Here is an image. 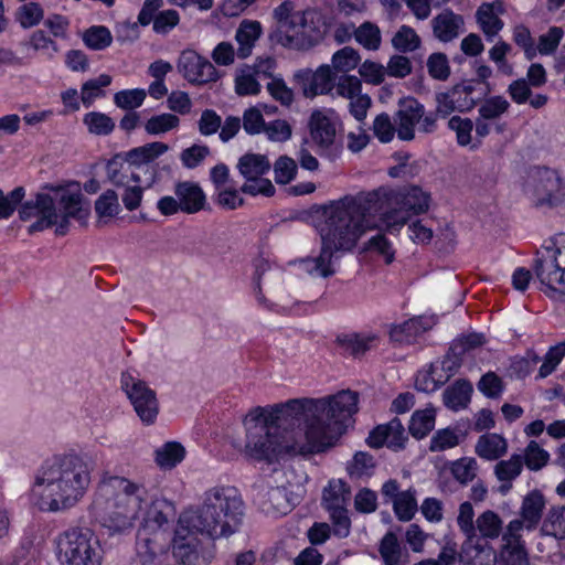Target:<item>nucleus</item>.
Listing matches in <instances>:
<instances>
[{"instance_id":"f257e3e1","label":"nucleus","mask_w":565,"mask_h":565,"mask_svg":"<svg viewBox=\"0 0 565 565\" xmlns=\"http://www.w3.org/2000/svg\"><path fill=\"white\" fill-rule=\"evenodd\" d=\"M358 393L343 390L320 398H294L269 407H254L245 417L244 454L255 460L273 462L288 452L276 430L301 427L308 452L333 447L358 412Z\"/></svg>"},{"instance_id":"f03ea898","label":"nucleus","mask_w":565,"mask_h":565,"mask_svg":"<svg viewBox=\"0 0 565 565\" xmlns=\"http://www.w3.org/2000/svg\"><path fill=\"white\" fill-rule=\"evenodd\" d=\"M387 200L386 191L376 189L323 205L322 220L316 225L321 239L320 253L317 257L300 260L305 271L313 277L333 276L334 253L352 250L363 234L377 227L375 216L382 213Z\"/></svg>"},{"instance_id":"7ed1b4c3","label":"nucleus","mask_w":565,"mask_h":565,"mask_svg":"<svg viewBox=\"0 0 565 565\" xmlns=\"http://www.w3.org/2000/svg\"><path fill=\"white\" fill-rule=\"evenodd\" d=\"M90 483L88 463L76 455L55 457L39 470L34 492L42 507L60 511L73 507L86 492Z\"/></svg>"},{"instance_id":"20e7f679","label":"nucleus","mask_w":565,"mask_h":565,"mask_svg":"<svg viewBox=\"0 0 565 565\" xmlns=\"http://www.w3.org/2000/svg\"><path fill=\"white\" fill-rule=\"evenodd\" d=\"M147 489L121 477L103 481L95 493L90 510L96 521L111 534L124 533L140 518Z\"/></svg>"},{"instance_id":"39448f33","label":"nucleus","mask_w":565,"mask_h":565,"mask_svg":"<svg viewBox=\"0 0 565 565\" xmlns=\"http://www.w3.org/2000/svg\"><path fill=\"white\" fill-rule=\"evenodd\" d=\"M242 516L243 501L237 490L232 487H214L203 494L200 507L180 515L179 524L183 530L215 540L235 533Z\"/></svg>"},{"instance_id":"423d86ee","label":"nucleus","mask_w":565,"mask_h":565,"mask_svg":"<svg viewBox=\"0 0 565 565\" xmlns=\"http://www.w3.org/2000/svg\"><path fill=\"white\" fill-rule=\"evenodd\" d=\"M56 556L61 565H100L103 548L94 531L73 526L55 539Z\"/></svg>"},{"instance_id":"0eeeda50","label":"nucleus","mask_w":565,"mask_h":565,"mask_svg":"<svg viewBox=\"0 0 565 565\" xmlns=\"http://www.w3.org/2000/svg\"><path fill=\"white\" fill-rule=\"evenodd\" d=\"M395 122L397 137L403 141L414 140L416 128L419 132L427 135L434 134L438 128L436 114L426 111L424 105L413 97L399 99Z\"/></svg>"},{"instance_id":"6e6552de","label":"nucleus","mask_w":565,"mask_h":565,"mask_svg":"<svg viewBox=\"0 0 565 565\" xmlns=\"http://www.w3.org/2000/svg\"><path fill=\"white\" fill-rule=\"evenodd\" d=\"M64 195H75L67 190L57 188L53 193H38L34 200L26 201L20 209L19 215L23 221L36 217V221L29 226V233L41 232L57 224L61 213L60 199Z\"/></svg>"},{"instance_id":"1a4fd4ad","label":"nucleus","mask_w":565,"mask_h":565,"mask_svg":"<svg viewBox=\"0 0 565 565\" xmlns=\"http://www.w3.org/2000/svg\"><path fill=\"white\" fill-rule=\"evenodd\" d=\"M236 168L245 180L241 186L242 193L252 196L260 194L268 198L275 194V186L271 181L264 178L271 168L270 161L266 156L252 152L245 153L238 159Z\"/></svg>"},{"instance_id":"9d476101","label":"nucleus","mask_w":565,"mask_h":565,"mask_svg":"<svg viewBox=\"0 0 565 565\" xmlns=\"http://www.w3.org/2000/svg\"><path fill=\"white\" fill-rule=\"evenodd\" d=\"M529 191L537 207L557 206L565 198V185L558 172L546 167H536L532 170Z\"/></svg>"},{"instance_id":"9b49d317","label":"nucleus","mask_w":565,"mask_h":565,"mask_svg":"<svg viewBox=\"0 0 565 565\" xmlns=\"http://www.w3.org/2000/svg\"><path fill=\"white\" fill-rule=\"evenodd\" d=\"M533 270L543 286L565 295V246L537 252Z\"/></svg>"},{"instance_id":"f8f14e48","label":"nucleus","mask_w":565,"mask_h":565,"mask_svg":"<svg viewBox=\"0 0 565 565\" xmlns=\"http://www.w3.org/2000/svg\"><path fill=\"white\" fill-rule=\"evenodd\" d=\"M399 209L382 213L381 221L390 233L399 232L408 222L409 214H420L429 207V195L418 186L405 189L396 195Z\"/></svg>"},{"instance_id":"ddd939ff","label":"nucleus","mask_w":565,"mask_h":565,"mask_svg":"<svg viewBox=\"0 0 565 565\" xmlns=\"http://www.w3.org/2000/svg\"><path fill=\"white\" fill-rule=\"evenodd\" d=\"M120 382L141 422L146 425L153 424L159 414L156 392L145 381L136 379L129 373H122Z\"/></svg>"},{"instance_id":"4468645a","label":"nucleus","mask_w":565,"mask_h":565,"mask_svg":"<svg viewBox=\"0 0 565 565\" xmlns=\"http://www.w3.org/2000/svg\"><path fill=\"white\" fill-rule=\"evenodd\" d=\"M340 118L333 109H316L308 120V129L312 143L319 150L330 149L337 139Z\"/></svg>"},{"instance_id":"2eb2a0df","label":"nucleus","mask_w":565,"mask_h":565,"mask_svg":"<svg viewBox=\"0 0 565 565\" xmlns=\"http://www.w3.org/2000/svg\"><path fill=\"white\" fill-rule=\"evenodd\" d=\"M177 68L184 79L194 85H205L218 79L215 66L193 50L181 52Z\"/></svg>"},{"instance_id":"dca6fc26","label":"nucleus","mask_w":565,"mask_h":565,"mask_svg":"<svg viewBox=\"0 0 565 565\" xmlns=\"http://www.w3.org/2000/svg\"><path fill=\"white\" fill-rule=\"evenodd\" d=\"M254 501L266 514H287L291 510V503L284 487H270L262 481L254 484Z\"/></svg>"},{"instance_id":"f3484780","label":"nucleus","mask_w":565,"mask_h":565,"mask_svg":"<svg viewBox=\"0 0 565 565\" xmlns=\"http://www.w3.org/2000/svg\"><path fill=\"white\" fill-rule=\"evenodd\" d=\"M435 324L436 321L434 317H414L403 323L392 326L390 339L398 345L413 344Z\"/></svg>"},{"instance_id":"a211bd4d","label":"nucleus","mask_w":565,"mask_h":565,"mask_svg":"<svg viewBox=\"0 0 565 565\" xmlns=\"http://www.w3.org/2000/svg\"><path fill=\"white\" fill-rule=\"evenodd\" d=\"M407 436L398 418H393L390 423L379 425L369 435L366 443L372 448H381L386 445L393 450H401L405 446Z\"/></svg>"},{"instance_id":"6ab92c4d","label":"nucleus","mask_w":565,"mask_h":565,"mask_svg":"<svg viewBox=\"0 0 565 565\" xmlns=\"http://www.w3.org/2000/svg\"><path fill=\"white\" fill-rule=\"evenodd\" d=\"M298 21L302 22L306 38H301V45H313L319 44L332 25V18L328 17L317 10L308 9L300 13Z\"/></svg>"},{"instance_id":"aec40b11","label":"nucleus","mask_w":565,"mask_h":565,"mask_svg":"<svg viewBox=\"0 0 565 565\" xmlns=\"http://www.w3.org/2000/svg\"><path fill=\"white\" fill-rule=\"evenodd\" d=\"M263 34V26L259 21L244 19L235 31L237 43L236 54L239 60H245L253 54V50Z\"/></svg>"},{"instance_id":"412c9836","label":"nucleus","mask_w":565,"mask_h":565,"mask_svg":"<svg viewBox=\"0 0 565 565\" xmlns=\"http://www.w3.org/2000/svg\"><path fill=\"white\" fill-rule=\"evenodd\" d=\"M190 534L194 533L183 530L181 524H179L173 540V556L181 565H195L199 561V541Z\"/></svg>"},{"instance_id":"4be33fe9","label":"nucleus","mask_w":565,"mask_h":565,"mask_svg":"<svg viewBox=\"0 0 565 565\" xmlns=\"http://www.w3.org/2000/svg\"><path fill=\"white\" fill-rule=\"evenodd\" d=\"M433 33L440 42H450L455 40L460 29L463 26V19L449 9L443 10L431 20Z\"/></svg>"},{"instance_id":"5701e85b","label":"nucleus","mask_w":565,"mask_h":565,"mask_svg":"<svg viewBox=\"0 0 565 565\" xmlns=\"http://www.w3.org/2000/svg\"><path fill=\"white\" fill-rule=\"evenodd\" d=\"M83 195L75 192V195H64L60 199L61 215L57 221L55 233L64 236L70 226V218L82 220L88 215V210L82 207Z\"/></svg>"},{"instance_id":"b1692460","label":"nucleus","mask_w":565,"mask_h":565,"mask_svg":"<svg viewBox=\"0 0 565 565\" xmlns=\"http://www.w3.org/2000/svg\"><path fill=\"white\" fill-rule=\"evenodd\" d=\"M175 196L181 203V211L193 214L204 209L206 198L198 183L179 182L174 190Z\"/></svg>"},{"instance_id":"393cba45","label":"nucleus","mask_w":565,"mask_h":565,"mask_svg":"<svg viewBox=\"0 0 565 565\" xmlns=\"http://www.w3.org/2000/svg\"><path fill=\"white\" fill-rule=\"evenodd\" d=\"M544 508L545 498L539 490H533L523 498L520 516L525 522V529L527 531L536 529L541 522Z\"/></svg>"},{"instance_id":"a878e982","label":"nucleus","mask_w":565,"mask_h":565,"mask_svg":"<svg viewBox=\"0 0 565 565\" xmlns=\"http://www.w3.org/2000/svg\"><path fill=\"white\" fill-rule=\"evenodd\" d=\"M523 470L522 455H512L507 460H500L494 466V475L501 482L500 492L507 493L512 488V482L515 480Z\"/></svg>"},{"instance_id":"bb28decb","label":"nucleus","mask_w":565,"mask_h":565,"mask_svg":"<svg viewBox=\"0 0 565 565\" xmlns=\"http://www.w3.org/2000/svg\"><path fill=\"white\" fill-rule=\"evenodd\" d=\"M472 385L469 381L457 380L443 394L444 404L451 411L463 409L470 403Z\"/></svg>"},{"instance_id":"cd10ccee","label":"nucleus","mask_w":565,"mask_h":565,"mask_svg":"<svg viewBox=\"0 0 565 565\" xmlns=\"http://www.w3.org/2000/svg\"><path fill=\"white\" fill-rule=\"evenodd\" d=\"M351 498L350 487L341 479L329 481L322 494V504L327 511L347 508Z\"/></svg>"},{"instance_id":"c85d7f7f","label":"nucleus","mask_w":565,"mask_h":565,"mask_svg":"<svg viewBox=\"0 0 565 565\" xmlns=\"http://www.w3.org/2000/svg\"><path fill=\"white\" fill-rule=\"evenodd\" d=\"M475 451L486 460H497L507 454L508 443L501 435L484 434L479 437Z\"/></svg>"},{"instance_id":"c756f323","label":"nucleus","mask_w":565,"mask_h":565,"mask_svg":"<svg viewBox=\"0 0 565 565\" xmlns=\"http://www.w3.org/2000/svg\"><path fill=\"white\" fill-rule=\"evenodd\" d=\"M168 150V145L160 141H154L141 147L134 148L126 154L128 168L131 166L139 168L143 164H147L157 159L159 156L166 153Z\"/></svg>"},{"instance_id":"7c9ffc66","label":"nucleus","mask_w":565,"mask_h":565,"mask_svg":"<svg viewBox=\"0 0 565 565\" xmlns=\"http://www.w3.org/2000/svg\"><path fill=\"white\" fill-rule=\"evenodd\" d=\"M337 77L329 65H321L312 75L309 86L305 89L307 97L328 95L334 89Z\"/></svg>"},{"instance_id":"2f4dec72","label":"nucleus","mask_w":565,"mask_h":565,"mask_svg":"<svg viewBox=\"0 0 565 565\" xmlns=\"http://www.w3.org/2000/svg\"><path fill=\"white\" fill-rule=\"evenodd\" d=\"M498 565H529L524 541H502Z\"/></svg>"},{"instance_id":"473e14b6","label":"nucleus","mask_w":565,"mask_h":565,"mask_svg":"<svg viewBox=\"0 0 565 565\" xmlns=\"http://www.w3.org/2000/svg\"><path fill=\"white\" fill-rule=\"evenodd\" d=\"M294 3L291 1H284L273 11V18L276 21V26L269 32L268 39L274 42L278 38L279 31L282 33L290 28L295 21H298L301 11L294 12Z\"/></svg>"},{"instance_id":"72a5a7b5","label":"nucleus","mask_w":565,"mask_h":565,"mask_svg":"<svg viewBox=\"0 0 565 565\" xmlns=\"http://www.w3.org/2000/svg\"><path fill=\"white\" fill-rule=\"evenodd\" d=\"M503 522L492 510L482 512L476 520V534L486 540H495L502 533Z\"/></svg>"},{"instance_id":"f704fd0d","label":"nucleus","mask_w":565,"mask_h":565,"mask_svg":"<svg viewBox=\"0 0 565 565\" xmlns=\"http://www.w3.org/2000/svg\"><path fill=\"white\" fill-rule=\"evenodd\" d=\"M338 343L352 355L364 354L377 341L375 334L351 333L338 337Z\"/></svg>"},{"instance_id":"c9c22d12","label":"nucleus","mask_w":565,"mask_h":565,"mask_svg":"<svg viewBox=\"0 0 565 565\" xmlns=\"http://www.w3.org/2000/svg\"><path fill=\"white\" fill-rule=\"evenodd\" d=\"M476 18L488 40H492L503 28V21L494 13L491 3H482L476 12Z\"/></svg>"},{"instance_id":"e433bc0d","label":"nucleus","mask_w":565,"mask_h":565,"mask_svg":"<svg viewBox=\"0 0 565 565\" xmlns=\"http://www.w3.org/2000/svg\"><path fill=\"white\" fill-rule=\"evenodd\" d=\"M306 33L302 22L295 21L284 33L279 31L278 38L271 44L281 45L290 50L307 51L313 47V45H301V38H306Z\"/></svg>"},{"instance_id":"4c0bfd02","label":"nucleus","mask_w":565,"mask_h":565,"mask_svg":"<svg viewBox=\"0 0 565 565\" xmlns=\"http://www.w3.org/2000/svg\"><path fill=\"white\" fill-rule=\"evenodd\" d=\"M154 454V460L160 468L172 469L183 460L185 449L180 443L169 441L158 448Z\"/></svg>"},{"instance_id":"58836bf2","label":"nucleus","mask_w":565,"mask_h":565,"mask_svg":"<svg viewBox=\"0 0 565 565\" xmlns=\"http://www.w3.org/2000/svg\"><path fill=\"white\" fill-rule=\"evenodd\" d=\"M541 531L556 540L565 539V507H552L543 522Z\"/></svg>"},{"instance_id":"ea45409f","label":"nucleus","mask_w":565,"mask_h":565,"mask_svg":"<svg viewBox=\"0 0 565 565\" xmlns=\"http://www.w3.org/2000/svg\"><path fill=\"white\" fill-rule=\"evenodd\" d=\"M435 426V412L434 408H426L416 411L411 418L408 430L409 434L422 439L427 436Z\"/></svg>"},{"instance_id":"a19ab883","label":"nucleus","mask_w":565,"mask_h":565,"mask_svg":"<svg viewBox=\"0 0 565 565\" xmlns=\"http://www.w3.org/2000/svg\"><path fill=\"white\" fill-rule=\"evenodd\" d=\"M111 77L102 74L97 78L88 79L82 85L81 100L85 107H90L96 98L105 95L103 88L109 86Z\"/></svg>"},{"instance_id":"79ce46f5","label":"nucleus","mask_w":565,"mask_h":565,"mask_svg":"<svg viewBox=\"0 0 565 565\" xmlns=\"http://www.w3.org/2000/svg\"><path fill=\"white\" fill-rule=\"evenodd\" d=\"M420 44L419 35L408 25H402L392 38L393 47L401 53L414 52Z\"/></svg>"},{"instance_id":"37998d69","label":"nucleus","mask_w":565,"mask_h":565,"mask_svg":"<svg viewBox=\"0 0 565 565\" xmlns=\"http://www.w3.org/2000/svg\"><path fill=\"white\" fill-rule=\"evenodd\" d=\"M14 18L21 28L31 29L43 20L44 10L38 2H28L17 9Z\"/></svg>"},{"instance_id":"c03bdc74","label":"nucleus","mask_w":565,"mask_h":565,"mask_svg":"<svg viewBox=\"0 0 565 565\" xmlns=\"http://www.w3.org/2000/svg\"><path fill=\"white\" fill-rule=\"evenodd\" d=\"M355 40L366 50L376 51L382 42L381 30L376 24L365 21L355 28Z\"/></svg>"},{"instance_id":"a18cd8bd","label":"nucleus","mask_w":565,"mask_h":565,"mask_svg":"<svg viewBox=\"0 0 565 565\" xmlns=\"http://www.w3.org/2000/svg\"><path fill=\"white\" fill-rule=\"evenodd\" d=\"M128 167L125 168L118 163L115 159L107 163L106 171L108 180L117 188H124L127 184L134 182L139 183L140 177L135 171L128 173Z\"/></svg>"},{"instance_id":"49530a36","label":"nucleus","mask_w":565,"mask_h":565,"mask_svg":"<svg viewBox=\"0 0 565 565\" xmlns=\"http://www.w3.org/2000/svg\"><path fill=\"white\" fill-rule=\"evenodd\" d=\"M83 41L89 49L102 51L111 44L113 35L106 26L94 25L84 32Z\"/></svg>"},{"instance_id":"de8ad7c7","label":"nucleus","mask_w":565,"mask_h":565,"mask_svg":"<svg viewBox=\"0 0 565 565\" xmlns=\"http://www.w3.org/2000/svg\"><path fill=\"white\" fill-rule=\"evenodd\" d=\"M179 124L180 119L178 116L170 113H163L150 117L145 124V130L149 135H162L175 129L179 127Z\"/></svg>"},{"instance_id":"09e8293b","label":"nucleus","mask_w":565,"mask_h":565,"mask_svg":"<svg viewBox=\"0 0 565 565\" xmlns=\"http://www.w3.org/2000/svg\"><path fill=\"white\" fill-rule=\"evenodd\" d=\"M393 509L398 520L404 522L412 520L417 511L415 491L412 489L402 491L398 498L393 502Z\"/></svg>"},{"instance_id":"8fccbe9b","label":"nucleus","mask_w":565,"mask_h":565,"mask_svg":"<svg viewBox=\"0 0 565 565\" xmlns=\"http://www.w3.org/2000/svg\"><path fill=\"white\" fill-rule=\"evenodd\" d=\"M565 356V341L548 349L544 355L543 363L539 369L536 379L542 380L551 375Z\"/></svg>"},{"instance_id":"3c124183","label":"nucleus","mask_w":565,"mask_h":565,"mask_svg":"<svg viewBox=\"0 0 565 565\" xmlns=\"http://www.w3.org/2000/svg\"><path fill=\"white\" fill-rule=\"evenodd\" d=\"M83 121L90 134L98 136H107L115 129L114 120L104 113H88L84 116Z\"/></svg>"},{"instance_id":"603ef678","label":"nucleus","mask_w":565,"mask_h":565,"mask_svg":"<svg viewBox=\"0 0 565 565\" xmlns=\"http://www.w3.org/2000/svg\"><path fill=\"white\" fill-rule=\"evenodd\" d=\"M235 92L239 96L257 95L260 92L259 79L249 66L242 68L235 77Z\"/></svg>"},{"instance_id":"864d4df0","label":"nucleus","mask_w":565,"mask_h":565,"mask_svg":"<svg viewBox=\"0 0 565 565\" xmlns=\"http://www.w3.org/2000/svg\"><path fill=\"white\" fill-rule=\"evenodd\" d=\"M522 457L523 466L525 465L532 471L541 470L550 460V454L534 440L527 444Z\"/></svg>"},{"instance_id":"5fc2aeb1","label":"nucleus","mask_w":565,"mask_h":565,"mask_svg":"<svg viewBox=\"0 0 565 565\" xmlns=\"http://www.w3.org/2000/svg\"><path fill=\"white\" fill-rule=\"evenodd\" d=\"M360 54L351 46H344L332 56V66L337 72L347 73L354 70L360 63Z\"/></svg>"},{"instance_id":"6e6d98bb","label":"nucleus","mask_w":565,"mask_h":565,"mask_svg":"<svg viewBox=\"0 0 565 565\" xmlns=\"http://www.w3.org/2000/svg\"><path fill=\"white\" fill-rule=\"evenodd\" d=\"M95 212L100 218L116 216L120 212V204L116 191H105L95 201Z\"/></svg>"},{"instance_id":"4d7b16f0","label":"nucleus","mask_w":565,"mask_h":565,"mask_svg":"<svg viewBox=\"0 0 565 565\" xmlns=\"http://www.w3.org/2000/svg\"><path fill=\"white\" fill-rule=\"evenodd\" d=\"M427 71L430 77L437 81H447L450 76V65L445 53L436 52L427 58Z\"/></svg>"},{"instance_id":"13d9d810","label":"nucleus","mask_w":565,"mask_h":565,"mask_svg":"<svg viewBox=\"0 0 565 565\" xmlns=\"http://www.w3.org/2000/svg\"><path fill=\"white\" fill-rule=\"evenodd\" d=\"M478 468L475 458L463 457L452 463L451 473L457 481L467 484L476 478Z\"/></svg>"},{"instance_id":"bf43d9fd","label":"nucleus","mask_w":565,"mask_h":565,"mask_svg":"<svg viewBox=\"0 0 565 565\" xmlns=\"http://www.w3.org/2000/svg\"><path fill=\"white\" fill-rule=\"evenodd\" d=\"M475 511L472 504L468 501L459 505L457 524L459 530L466 536L467 541L471 542L476 539V522L473 521Z\"/></svg>"},{"instance_id":"052dcab7","label":"nucleus","mask_w":565,"mask_h":565,"mask_svg":"<svg viewBox=\"0 0 565 565\" xmlns=\"http://www.w3.org/2000/svg\"><path fill=\"white\" fill-rule=\"evenodd\" d=\"M334 90L337 96L350 100L362 93V82L354 75L343 74L337 77Z\"/></svg>"},{"instance_id":"680f3d73","label":"nucleus","mask_w":565,"mask_h":565,"mask_svg":"<svg viewBox=\"0 0 565 565\" xmlns=\"http://www.w3.org/2000/svg\"><path fill=\"white\" fill-rule=\"evenodd\" d=\"M147 93L142 88L125 89L114 95V103L117 107L126 110H132L142 105Z\"/></svg>"},{"instance_id":"e2e57ef3","label":"nucleus","mask_w":565,"mask_h":565,"mask_svg":"<svg viewBox=\"0 0 565 565\" xmlns=\"http://www.w3.org/2000/svg\"><path fill=\"white\" fill-rule=\"evenodd\" d=\"M510 103L503 96L486 98L479 107V115L482 119H497L508 111Z\"/></svg>"},{"instance_id":"0e129e2a","label":"nucleus","mask_w":565,"mask_h":565,"mask_svg":"<svg viewBox=\"0 0 565 565\" xmlns=\"http://www.w3.org/2000/svg\"><path fill=\"white\" fill-rule=\"evenodd\" d=\"M461 344H451L441 360V370L445 373L443 379L447 382L454 376L462 364L463 349Z\"/></svg>"},{"instance_id":"69168bd1","label":"nucleus","mask_w":565,"mask_h":565,"mask_svg":"<svg viewBox=\"0 0 565 565\" xmlns=\"http://www.w3.org/2000/svg\"><path fill=\"white\" fill-rule=\"evenodd\" d=\"M380 553L386 565H398L401 559V546L394 533L388 532L382 539Z\"/></svg>"},{"instance_id":"338daca9","label":"nucleus","mask_w":565,"mask_h":565,"mask_svg":"<svg viewBox=\"0 0 565 565\" xmlns=\"http://www.w3.org/2000/svg\"><path fill=\"white\" fill-rule=\"evenodd\" d=\"M275 181L278 184L291 182L297 173V163L294 159L281 156L274 163Z\"/></svg>"},{"instance_id":"774afa93","label":"nucleus","mask_w":565,"mask_h":565,"mask_svg":"<svg viewBox=\"0 0 565 565\" xmlns=\"http://www.w3.org/2000/svg\"><path fill=\"white\" fill-rule=\"evenodd\" d=\"M477 387L484 396L498 398L504 390V384L501 377L490 371L481 376Z\"/></svg>"}]
</instances>
